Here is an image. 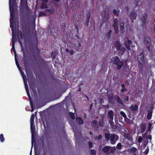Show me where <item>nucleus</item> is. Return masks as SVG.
Instances as JSON below:
<instances>
[{"instance_id": "nucleus-1", "label": "nucleus", "mask_w": 155, "mask_h": 155, "mask_svg": "<svg viewBox=\"0 0 155 155\" xmlns=\"http://www.w3.org/2000/svg\"><path fill=\"white\" fill-rule=\"evenodd\" d=\"M10 16L11 18L10 19V27L12 28V49L13 50L14 52L15 55V61L16 64L19 70L20 71L21 76L22 77L25 85V87L26 90V91L27 92V94L28 97L30 98V94L29 91L28 89V86L27 83V82L25 80L26 76L25 75V74L22 72L21 71L20 68H19V65H18V62L17 61V59L16 58V51L15 49V39H14V37H15V34L13 31V27L14 25H15V23L14 22V18L15 16H14V13H10Z\"/></svg>"}, {"instance_id": "nucleus-2", "label": "nucleus", "mask_w": 155, "mask_h": 155, "mask_svg": "<svg viewBox=\"0 0 155 155\" xmlns=\"http://www.w3.org/2000/svg\"><path fill=\"white\" fill-rule=\"evenodd\" d=\"M112 61H113L114 64L116 65L117 68L118 69H120L123 65V63L117 57H114L113 58Z\"/></svg>"}, {"instance_id": "nucleus-3", "label": "nucleus", "mask_w": 155, "mask_h": 155, "mask_svg": "<svg viewBox=\"0 0 155 155\" xmlns=\"http://www.w3.org/2000/svg\"><path fill=\"white\" fill-rule=\"evenodd\" d=\"M115 150L114 147H111L109 146H106L103 149L105 153H112Z\"/></svg>"}, {"instance_id": "nucleus-4", "label": "nucleus", "mask_w": 155, "mask_h": 155, "mask_svg": "<svg viewBox=\"0 0 155 155\" xmlns=\"http://www.w3.org/2000/svg\"><path fill=\"white\" fill-rule=\"evenodd\" d=\"M116 45L117 50H118V52H120L122 55L123 52L125 51V48L123 46H121L120 43L118 41L116 42Z\"/></svg>"}, {"instance_id": "nucleus-5", "label": "nucleus", "mask_w": 155, "mask_h": 155, "mask_svg": "<svg viewBox=\"0 0 155 155\" xmlns=\"http://www.w3.org/2000/svg\"><path fill=\"white\" fill-rule=\"evenodd\" d=\"M118 140V136L114 134H111L110 141L111 144H115L116 141Z\"/></svg>"}, {"instance_id": "nucleus-6", "label": "nucleus", "mask_w": 155, "mask_h": 155, "mask_svg": "<svg viewBox=\"0 0 155 155\" xmlns=\"http://www.w3.org/2000/svg\"><path fill=\"white\" fill-rule=\"evenodd\" d=\"M31 133L32 134L31 137H32V146L31 149L33 147V138L34 135V134L35 133V127L34 124L31 125Z\"/></svg>"}, {"instance_id": "nucleus-7", "label": "nucleus", "mask_w": 155, "mask_h": 155, "mask_svg": "<svg viewBox=\"0 0 155 155\" xmlns=\"http://www.w3.org/2000/svg\"><path fill=\"white\" fill-rule=\"evenodd\" d=\"M114 24L113 25V26L114 28L116 33H117L118 32V29H117V20L116 18H115L114 20Z\"/></svg>"}, {"instance_id": "nucleus-8", "label": "nucleus", "mask_w": 155, "mask_h": 155, "mask_svg": "<svg viewBox=\"0 0 155 155\" xmlns=\"http://www.w3.org/2000/svg\"><path fill=\"white\" fill-rule=\"evenodd\" d=\"M137 16V14L134 12H132L130 15V18L132 22L134 21V20L135 19Z\"/></svg>"}, {"instance_id": "nucleus-9", "label": "nucleus", "mask_w": 155, "mask_h": 155, "mask_svg": "<svg viewBox=\"0 0 155 155\" xmlns=\"http://www.w3.org/2000/svg\"><path fill=\"white\" fill-rule=\"evenodd\" d=\"M144 43L147 45L148 49H149L151 44L150 39L148 38H145L144 40Z\"/></svg>"}, {"instance_id": "nucleus-10", "label": "nucleus", "mask_w": 155, "mask_h": 155, "mask_svg": "<svg viewBox=\"0 0 155 155\" xmlns=\"http://www.w3.org/2000/svg\"><path fill=\"white\" fill-rule=\"evenodd\" d=\"M101 15L102 17L107 20L109 18V12L108 11L105 12L101 14Z\"/></svg>"}, {"instance_id": "nucleus-11", "label": "nucleus", "mask_w": 155, "mask_h": 155, "mask_svg": "<svg viewBox=\"0 0 155 155\" xmlns=\"http://www.w3.org/2000/svg\"><path fill=\"white\" fill-rule=\"evenodd\" d=\"M131 43V41L129 40H127V41H125V47L128 50H130V44Z\"/></svg>"}, {"instance_id": "nucleus-12", "label": "nucleus", "mask_w": 155, "mask_h": 155, "mask_svg": "<svg viewBox=\"0 0 155 155\" xmlns=\"http://www.w3.org/2000/svg\"><path fill=\"white\" fill-rule=\"evenodd\" d=\"M138 106L137 105H131L130 107V109L132 111H136L138 110Z\"/></svg>"}, {"instance_id": "nucleus-13", "label": "nucleus", "mask_w": 155, "mask_h": 155, "mask_svg": "<svg viewBox=\"0 0 155 155\" xmlns=\"http://www.w3.org/2000/svg\"><path fill=\"white\" fill-rule=\"evenodd\" d=\"M114 112L112 110H109L108 113V116L110 119L113 120Z\"/></svg>"}, {"instance_id": "nucleus-14", "label": "nucleus", "mask_w": 155, "mask_h": 155, "mask_svg": "<svg viewBox=\"0 0 155 155\" xmlns=\"http://www.w3.org/2000/svg\"><path fill=\"white\" fill-rule=\"evenodd\" d=\"M76 122L77 123H79V124H82L83 123V121L80 118L77 117L76 118Z\"/></svg>"}, {"instance_id": "nucleus-15", "label": "nucleus", "mask_w": 155, "mask_h": 155, "mask_svg": "<svg viewBox=\"0 0 155 155\" xmlns=\"http://www.w3.org/2000/svg\"><path fill=\"white\" fill-rule=\"evenodd\" d=\"M34 114H32L31 117L30 119L31 125L34 124Z\"/></svg>"}, {"instance_id": "nucleus-16", "label": "nucleus", "mask_w": 155, "mask_h": 155, "mask_svg": "<svg viewBox=\"0 0 155 155\" xmlns=\"http://www.w3.org/2000/svg\"><path fill=\"white\" fill-rule=\"evenodd\" d=\"M21 7L23 8L26 5V2L25 0H21Z\"/></svg>"}, {"instance_id": "nucleus-17", "label": "nucleus", "mask_w": 155, "mask_h": 155, "mask_svg": "<svg viewBox=\"0 0 155 155\" xmlns=\"http://www.w3.org/2000/svg\"><path fill=\"white\" fill-rule=\"evenodd\" d=\"M90 18V13H89L86 16V23L87 25H88L89 22V19Z\"/></svg>"}, {"instance_id": "nucleus-18", "label": "nucleus", "mask_w": 155, "mask_h": 155, "mask_svg": "<svg viewBox=\"0 0 155 155\" xmlns=\"http://www.w3.org/2000/svg\"><path fill=\"white\" fill-rule=\"evenodd\" d=\"M147 16L146 14H144L142 18H141V20L142 21L144 22L147 18Z\"/></svg>"}, {"instance_id": "nucleus-19", "label": "nucleus", "mask_w": 155, "mask_h": 155, "mask_svg": "<svg viewBox=\"0 0 155 155\" xmlns=\"http://www.w3.org/2000/svg\"><path fill=\"white\" fill-rule=\"evenodd\" d=\"M141 132L142 133H143L145 130V125L144 124H142L141 125Z\"/></svg>"}, {"instance_id": "nucleus-20", "label": "nucleus", "mask_w": 155, "mask_h": 155, "mask_svg": "<svg viewBox=\"0 0 155 155\" xmlns=\"http://www.w3.org/2000/svg\"><path fill=\"white\" fill-rule=\"evenodd\" d=\"M152 116V112L149 111L148 112L147 114V118L149 120L151 119Z\"/></svg>"}, {"instance_id": "nucleus-21", "label": "nucleus", "mask_w": 155, "mask_h": 155, "mask_svg": "<svg viewBox=\"0 0 155 155\" xmlns=\"http://www.w3.org/2000/svg\"><path fill=\"white\" fill-rule=\"evenodd\" d=\"M28 98H29V100L30 105H31V108H32L31 112H33V111H34V110L33 109V104H32V102L31 99V96H30V98L29 97H28Z\"/></svg>"}, {"instance_id": "nucleus-22", "label": "nucleus", "mask_w": 155, "mask_h": 155, "mask_svg": "<svg viewBox=\"0 0 155 155\" xmlns=\"http://www.w3.org/2000/svg\"><path fill=\"white\" fill-rule=\"evenodd\" d=\"M0 140L1 142H3L5 141V139L2 134H1L0 135Z\"/></svg>"}, {"instance_id": "nucleus-23", "label": "nucleus", "mask_w": 155, "mask_h": 155, "mask_svg": "<svg viewBox=\"0 0 155 155\" xmlns=\"http://www.w3.org/2000/svg\"><path fill=\"white\" fill-rule=\"evenodd\" d=\"M105 137L106 139L107 140H109L110 139V135L107 133H106L105 134Z\"/></svg>"}, {"instance_id": "nucleus-24", "label": "nucleus", "mask_w": 155, "mask_h": 155, "mask_svg": "<svg viewBox=\"0 0 155 155\" xmlns=\"http://www.w3.org/2000/svg\"><path fill=\"white\" fill-rule=\"evenodd\" d=\"M124 25L123 22L120 23V26L121 28V31L122 32H123L124 31Z\"/></svg>"}, {"instance_id": "nucleus-25", "label": "nucleus", "mask_w": 155, "mask_h": 155, "mask_svg": "<svg viewBox=\"0 0 155 155\" xmlns=\"http://www.w3.org/2000/svg\"><path fill=\"white\" fill-rule=\"evenodd\" d=\"M119 12L116 9H114L113 11V13L114 14L116 15L117 16L118 15V13Z\"/></svg>"}, {"instance_id": "nucleus-26", "label": "nucleus", "mask_w": 155, "mask_h": 155, "mask_svg": "<svg viewBox=\"0 0 155 155\" xmlns=\"http://www.w3.org/2000/svg\"><path fill=\"white\" fill-rule=\"evenodd\" d=\"M120 113L121 115L124 117L125 119L127 117L123 111H120Z\"/></svg>"}, {"instance_id": "nucleus-27", "label": "nucleus", "mask_w": 155, "mask_h": 155, "mask_svg": "<svg viewBox=\"0 0 155 155\" xmlns=\"http://www.w3.org/2000/svg\"><path fill=\"white\" fill-rule=\"evenodd\" d=\"M70 115L73 120H74L75 119L74 114V113L70 112Z\"/></svg>"}, {"instance_id": "nucleus-28", "label": "nucleus", "mask_w": 155, "mask_h": 155, "mask_svg": "<svg viewBox=\"0 0 155 155\" xmlns=\"http://www.w3.org/2000/svg\"><path fill=\"white\" fill-rule=\"evenodd\" d=\"M66 51L67 52L69 53L71 55H72L73 54L74 51L72 50H69L68 49H66Z\"/></svg>"}, {"instance_id": "nucleus-29", "label": "nucleus", "mask_w": 155, "mask_h": 155, "mask_svg": "<svg viewBox=\"0 0 155 155\" xmlns=\"http://www.w3.org/2000/svg\"><path fill=\"white\" fill-rule=\"evenodd\" d=\"M122 87V89H121V91L122 92H123L124 91L126 90V89L125 88V86L124 84H121Z\"/></svg>"}, {"instance_id": "nucleus-30", "label": "nucleus", "mask_w": 155, "mask_h": 155, "mask_svg": "<svg viewBox=\"0 0 155 155\" xmlns=\"http://www.w3.org/2000/svg\"><path fill=\"white\" fill-rule=\"evenodd\" d=\"M122 145L121 143H119L117 145L116 148L118 149H120L121 148Z\"/></svg>"}, {"instance_id": "nucleus-31", "label": "nucleus", "mask_w": 155, "mask_h": 155, "mask_svg": "<svg viewBox=\"0 0 155 155\" xmlns=\"http://www.w3.org/2000/svg\"><path fill=\"white\" fill-rule=\"evenodd\" d=\"M112 31L111 30H109V31L107 33L106 36L107 38H109L110 37V34H111Z\"/></svg>"}, {"instance_id": "nucleus-32", "label": "nucleus", "mask_w": 155, "mask_h": 155, "mask_svg": "<svg viewBox=\"0 0 155 155\" xmlns=\"http://www.w3.org/2000/svg\"><path fill=\"white\" fill-rule=\"evenodd\" d=\"M137 149L134 147H132L130 148V151L131 152H134L137 150Z\"/></svg>"}, {"instance_id": "nucleus-33", "label": "nucleus", "mask_w": 155, "mask_h": 155, "mask_svg": "<svg viewBox=\"0 0 155 155\" xmlns=\"http://www.w3.org/2000/svg\"><path fill=\"white\" fill-rule=\"evenodd\" d=\"M142 138L141 137H139L138 139V142L139 143H140L142 142Z\"/></svg>"}, {"instance_id": "nucleus-34", "label": "nucleus", "mask_w": 155, "mask_h": 155, "mask_svg": "<svg viewBox=\"0 0 155 155\" xmlns=\"http://www.w3.org/2000/svg\"><path fill=\"white\" fill-rule=\"evenodd\" d=\"M46 15V13L44 12H40L39 13V16H41L42 15Z\"/></svg>"}, {"instance_id": "nucleus-35", "label": "nucleus", "mask_w": 155, "mask_h": 155, "mask_svg": "<svg viewBox=\"0 0 155 155\" xmlns=\"http://www.w3.org/2000/svg\"><path fill=\"white\" fill-rule=\"evenodd\" d=\"M113 120H111L110 119L109 120V123L110 124V125L111 126L113 124H114V122L113 121Z\"/></svg>"}, {"instance_id": "nucleus-36", "label": "nucleus", "mask_w": 155, "mask_h": 155, "mask_svg": "<svg viewBox=\"0 0 155 155\" xmlns=\"http://www.w3.org/2000/svg\"><path fill=\"white\" fill-rule=\"evenodd\" d=\"M47 7V5L45 4H42L41 5V8H46Z\"/></svg>"}, {"instance_id": "nucleus-37", "label": "nucleus", "mask_w": 155, "mask_h": 155, "mask_svg": "<svg viewBox=\"0 0 155 155\" xmlns=\"http://www.w3.org/2000/svg\"><path fill=\"white\" fill-rule=\"evenodd\" d=\"M91 153L93 155H95L96 153V152L95 151V150H91Z\"/></svg>"}, {"instance_id": "nucleus-38", "label": "nucleus", "mask_w": 155, "mask_h": 155, "mask_svg": "<svg viewBox=\"0 0 155 155\" xmlns=\"http://www.w3.org/2000/svg\"><path fill=\"white\" fill-rule=\"evenodd\" d=\"M102 138V136L101 135H99L98 137L96 138V139L97 140H100Z\"/></svg>"}, {"instance_id": "nucleus-39", "label": "nucleus", "mask_w": 155, "mask_h": 155, "mask_svg": "<svg viewBox=\"0 0 155 155\" xmlns=\"http://www.w3.org/2000/svg\"><path fill=\"white\" fill-rule=\"evenodd\" d=\"M103 122L102 121L100 122L99 124L101 127L103 126Z\"/></svg>"}, {"instance_id": "nucleus-40", "label": "nucleus", "mask_w": 155, "mask_h": 155, "mask_svg": "<svg viewBox=\"0 0 155 155\" xmlns=\"http://www.w3.org/2000/svg\"><path fill=\"white\" fill-rule=\"evenodd\" d=\"M151 126H152V124L150 123H149V127H148V130H150Z\"/></svg>"}, {"instance_id": "nucleus-41", "label": "nucleus", "mask_w": 155, "mask_h": 155, "mask_svg": "<svg viewBox=\"0 0 155 155\" xmlns=\"http://www.w3.org/2000/svg\"><path fill=\"white\" fill-rule=\"evenodd\" d=\"M119 99L118 100V101L119 102L120 104H122L123 102L122 101L120 100L119 98Z\"/></svg>"}, {"instance_id": "nucleus-42", "label": "nucleus", "mask_w": 155, "mask_h": 155, "mask_svg": "<svg viewBox=\"0 0 155 155\" xmlns=\"http://www.w3.org/2000/svg\"><path fill=\"white\" fill-rule=\"evenodd\" d=\"M89 146L90 148H91L92 147V143H91L90 142H89Z\"/></svg>"}, {"instance_id": "nucleus-43", "label": "nucleus", "mask_w": 155, "mask_h": 155, "mask_svg": "<svg viewBox=\"0 0 155 155\" xmlns=\"http://www.w3.org/2000/svg\"><path fill=\"white\" fill-rule=\"evenodd\" d=\"M125 100H126L127 101H128V100H129V97L128 96L126 97V98L125 99Z\"/></svg>"}, {"instance_id": "nucleus-44", "label": "nucleus", "mask_w": 155, "mask_h": 155, "mask_svg": "<svg viewBox=\"0 0 155 155\" xmlns=\"http://www.w3.org/2000/svg\"><path fill=\"white\" fill-rule=\"evenodd\" d=\"M50 12H51V13H53V12H54V10L53 9H51L49 11Z\"/></svg>"}, {"instance_id": "nucleus-45", "label": "nucleus", "mask_w": 155, "mask_h": 155, "mask_svg": "<svg viewBox=\"0 0 155 155\" xmlns=\"http://www.w3.org/2000/svg\"><path fill=\"white\" fill-rule=\"evenodd\" d=\"M97 123V122L96 121L94 120L92 122V124H96Z\"/></svg>"}, {"instance_id": "nucleus-46", "label": "nucleus", "mask_w": 155, "mask_h": 155, "mask_svg": "<svg viewBox=\"0 0 155 155\" xmlns=\"http://www.w3.org/2000/svg\"><path fill=\"white\" fill-rule=\"evenodd\" d=\"M60 0H54V2H59Z\"/></svg>"}, {"instance_id": "nucleus-47", "label": "nucleus", "mask_w": 155, "mask_h": 155, "mask_svg": "<svg viewBox=\"0 0 155 155\" xmlns=\"http://www.w3.org/2000/svg\"><path fill=\"white\" fill-rule=\"evenodd\" d=\"M33 91H34V92H35V93H36V89H34L33 90Z\"/></svg>"}, {"instance_id": "nucleus-48", "label": "nucleus", "mask_w": 155, "mask_h": 155, "mask_svg": "<svg viewBox=\"0 0 155 155\" xmlns=\"http://www.w3.org/2000/svg\"><path fill=\"white\" fill-rule=\"evenodd\" d=\"M81 44L80 43H79V45L78 46V47H81Z\"/></svg>"}, {"instance_id": "nucleus-49", "label": "nucleus", "mask_w": 155, "mask_h": 155, "mask_svg": "<svg viewBox=\"0 0 155 155\" xmlns=\"http://www.w3.org/2000/svg\"><path fill=\"white\" fill-rule=\"evenodd\" d=\"M20 45H21V47L22 48V47H23V46H22V44H21V42H20Z\"/></svg>"}, {"instance_id": "nucleus-50", "label": "nucleus", "mask_w": 155, "mask_h": 155, "mask_svg": "<svg viewBox=\"0 0 155 155\" xmlns=\"http://www.w3.org/2000/svg\"><path fill=\"white\" fill-rule=\"evenodd\" d=\"M148 151H147V150L146 151V154H147L148 153Z\"/></svg>"}, {"instance_id": "nucleus-51", "label": "nucleus", "mask_w": 155, "mask_h": 155, "mask_svg": "<svg viewBox=\"0 0 155 155\" xmlns=\"http://www.w3.org/2000/svg\"><path fill=\"white\" fill-rule=\"evenodd\" d=\"M90 134L91 135L92 134V133L91 132H90Z\"/></svg>"}, {"instance_id": "nucleus-52", "label": "nucleus", "mask_w": 155, "mask_h": 155, "mask_svg": "<svg viewBox=\"0 0 155 155\" xmlns=\"http://www.w3.org/2000/svg\"><path fill=\"white\" fill-rule=\"evenodd\" d=\"M31 150L30 152V155H31Z\"/></svg>"}, {"instance_id": "nucleus-53", "label": "nucleus", "mask_w": 155, "mask_h": 155, "mask_svg": "<svg viewBox=\"0 0 155 155\" xmlns=\"http://www.w3.org/2000/svg\"><path fill=\"white\" fill-rule=\"evenodd\" d=\"M20 36H21V38H22V36H21V35H20Z\"/></svg>"}, {"instance_id": "nucleus-54", "label": "nucleus", "mask_w": 155, "mask_h": 155, "mask_svg": "<svg viewBox=\"0 0 155 155\" xmlns=\"http://www.w3.org/2000/svg\"><path fill=\"white\" fill-rule=\"evenodd\" d=\"M68 122H69L70 123V124L71 125V124L70 123V121H68Z\"/></svg>"}, {"instance_id": "nucleus-55", "label": "nucleus", "mask_w": 155, "mask_h": 155, "mask_svg": "<svg viewBox=\"0 0 155 155\" xmlns=\"http://www.w3.org/2000/svg\"><path fill=\"white\" fill-rule=\"evenodd\" d=\"M80 90H81V89H80H80H79V91H80Z\"/></svg>"}, {"instance_id": "nucleus-56", "label": "nucleus", "mask_w": 155, "mask_h": 155, "mask_svg": "<svg viewBox=\"0 0 155 155\" xmlns=\"http://www.w3.org/2000/svg\"><path fill=\"white\" fill-rule=\"evenodd\" d=\"M35 114H37V112H35Z\"/></svg>"}, {"instance_id": "nucleus-57", "label": "nucleus", "mask_w": 155, "mask_h": 155, "mask_svg": "<svg viewBox=\"0 0 155 155\" xmlns=\"http://www.w3.org/2000/svg\"><path fill=\"white\" fill-rule=\"evenodd\" d=\"M74 109L75 111V110H76L75 109Z\"/></svg>"}, {"instance_id": "nucleus-58", "label": "nucleus", "mask_w": 155, "mask_h": 155, "mask_svg": "<svg viewBox=\"0 0 155 155\" xmlns=\"http://www.w3.org/2000/svg\"><path fill=\"white\" fill-rule=\"evenodd\" d=\"M76 50H78V48H76Z\"/></svg>"}]
</instances>
